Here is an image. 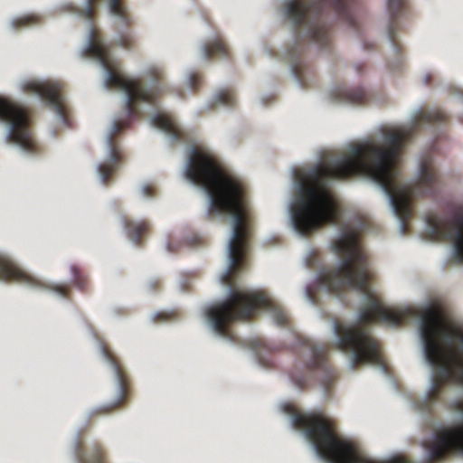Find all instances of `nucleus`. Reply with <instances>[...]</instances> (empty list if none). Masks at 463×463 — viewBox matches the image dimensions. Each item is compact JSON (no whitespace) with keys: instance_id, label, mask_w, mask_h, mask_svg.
Here are the masks:
<instances>
[{"instance_id":"15","label":"nucleus","mask_w":463,"mask_h":463,"mask_svg":"<svg viewBox=\"0 0 463 463\" xmlns=\"http://www.w3.org/2000/svg\"><path fill=\"white\" fill-rule=\"evenodd\" d=\"M407 9V0H387V10L390 15L388 38L397 56V64L392 67V71L399 70L403 65L402 47L396 39V32L398 31V19L402 16Z\"/></svg>"},{"instance_id":"36","label":"nucleus","mask_w":463,"mask_h":463,"mask_svg":"<svg viewBox=\"0 0 463 463\" xmlns=\"http://www.w3.org/2000/svg\"><path fill=\"white\" fill-rule=\"evenodd\" d=\"M164 316H165V314H158V315H157V317H164Z\"/></svg>"},{"instance_id":"10","label":"nucleus","mask_w":463,"mask_h":463,"mask_svg":"<svg viewBox=\"0 0 463 463\" xmlns=\"http://www.w3.org/2000/svg\"><path fill=\"white\" fill-rule=\"evenodd\" d=\"M297 339L298 347H301V368L296 366L290 377L297 387L304 389L317 377L318 347L302 335H297Z\"/></svg>"},{"instance_id":"9","label":"nucleus","mask_w":463,"mask_h":463,"mask_svg":"<svg viewBox=\"0 0 463 463\" xmlns=\"http://www.w3.org/2000/svg\"><path fill=\"white\" fill-rule=\"evenodd\" d=\"M426 222L433 237L453 244L456 260L463 263V208H458L449 219L430 213Z\"/></svg>"},{"instance_id":"31","label":"nucleus","mask_w":463,"mask_h":463,"mask_svg":"<svg viewBox=\"0 0 463 463\" xmlns=\"http://www.w3.org/2000/svg\"><path fill=\"white\" fill-rule=\"evenodd\" d=\"M142 193L146 197H152L156 194V188L152 184H146L142 188Z\"/></svg>"},{"instance_id":"32","label":"nucleus","mask_w":463,"mask_h":463,"mask_svg":"<svg viewBox=\"0 0 463 463\" xmlns=\"http://www.w3.org/2000/svg\"><path fill=\"white\" fill-rule=\"evenodd\" d=\"M161 287V281L159 279H153L148 282L147 288L150 291H156Z\"/></svg>"},{"instance_id":"8","label":"nucleus","mask_w":463,"mask_h":463,"mask_svg":"<svg viewBox=\"0 0 463 463\" xmlns=\"http://www.w3.org/2000/svg\"><path fill=\"white\" fill-rule=\"evenodd\" d=\"M101 353L111 365L117 381L116 399L107 404L101 405L90 413V419L113 413L122 409L132 396L130 378L118 358L113 354L106 344L101 345Z\"/></svg>"},{"instance_id":"21","label":"nucleus","mask_w":463,"mask_h":463,"mask_svg":"<svg viewBox=\"0 0 463 463\" xmlns=\"http://www.w3.org/2000/svg\"><path fill=\"white\" fill-rule=\"evenodd\" d=\"M203 53L206 60H210L214 57H230L229 47L220 35H216L213 40L208 41L203 45Z\"/></svg>"},{"instance_id":"18","label":"nucleus","mask_w":463,"mask_h":463,"mask_svg":"<svg viewBox=\"0 0 463 463\" xmlns=\"http://www.w3.org/2000/svg\"><path fill=\"white\" fill-rule=\"evenodd\" d=\"M73 454L78 463H106L104 450L99 444H94L86 451L82 437H77L73 443Z\"/></svg>"},{"instance_id":"7","label":"nucleus","mask_w":463,"mask_h":463,"mask_svg":"<svg viewBox=\"0 0 463 463\" xmlns=\"http://www.w3.org/2000/svg\"><path fill=\"white\" fill-rule=\"evenodd\" d=\"M285 15L305 40H318V0H288Z\"/></svg>"},{"instance_id":"13","label":"nucleus","mask_w":463,"mask_h":463,"mask_svg":"<svg viewBox=\"0 0 463 463\" xmlns=\"http://www.w3.org/2000/svg\"><path fill=\"white\" fill-rule=\"evenodd\" d=\"M282 411L290 416L292 427L301 431L318 456V411H305L291 402L284 403Z\"/></svg>"},{"instance_id":"26","label":"nucleus","mask_w":463,"mask_h":463,"mask_svg":"<svg viewBox=\"0 0 463 463\" xmlns=\"http://www.w3.org/2000/svg\"><path fill=\"white\" fill-rule=\"evenodd\" d=\"M216 103L227 106V107H232L235 102V96L233 92L231 90L225 89L220 90L215 97Z\"/></svg>"},{"instance_id":"12","label":"nucleus","mask_w":463,"mask_h":463,"mask_svg":"<svg viewBox=\"0 0 463 463\" xmlns=\"http://www.w3.org/2000/svg\"><path fill=\"white\" fill-rule=\"evenodd\" d=\"M64 84L60 81L29 80L23 84V90L28 93L38 94L45 100L61 119L67 124L69 109L62 96Z\"/></svg>"},{"instance_id":"23","label":"nucleus","mask_w":463,"mask_h":463,"mask_svg":"<svg viewBox=\"0 0 463 463\" xmlns=\"http://www.w3.org/2000/svg\"><path fill=\"white\" fill-rule=\"evenodd\" d=\"M320 387H323L326 392H330L333 388L337 375L335 372L328 369L325 364L322 351L320 350Z\"/></svg>"},{"instance_id":"1","label":"nucleus","mask_w":463,"mask_h":463,"mask_svg":"<svg viewBox=\"0 0 463 463\" xmlns=\"http://www.w3.org/2000/svg\"><path fill=\"white\" fill-rule=\"evenodd\" d=\"M448 115L440 110L421 111L410 127L383 128V141L365 140L351 144L347 151L326 158L320 150V228L326 224L340 227L341 234L334 241L333 249L340 257L339 265L331 272L320 267V287L329 284L335 292L352 288L366 297L367 303L359 310V323L354 326H337L338 347L353 354V366L365 364L384 366L380 345L365 328L366 325L383 322L399 326L406 314L386 307L370 288L373 274L369 258L363 249L360 237L371 227V220L356 213L347 222H342V209L334 193L326 188V180H345L366 175L377 183L388 195L394 213L403 229L412 214L413 196H433L439 188V176L430 159L420 166L418 181L408 185L402 183L399 168L400 156L406 143L424 123H442Z\"/></svg>"},{"instance_id":"20","label":"nucleus","mask_w":463,"mask_h":463,"mask_svg":"<svg viewBox=\"0 0 463 463\" xmlns=\"http://www.w3.org/2000/svg\"><path fill=\"white\" fill-rule=\"evenodd\" d=\"M296 52L297 51L288 52L291 71L301 86L306 87L308 81L309 65L305 61L302 51Z\"/></svg>"},{"instance_id":"28","label":"nucleus","mask_w":463,"mask_h":463,"mask_svg":"<svg viewBox=\"0 0 463 463\" xmlns=\"http://www.w3.org/2000/svg\"><path fill=\"white\" fill-rule=\"evenodd\" d=\"M306 266L310 269H316L318 266V251L311 250L305 259Z\"/></svg>"},{"instance_id":"27","label":"nucleus","mask_w":463,"mask_h":463,"mask_svg":"<svg viewBox=\"0 0 463 463\" xmlns=\"http://www.w3.org/2000/svg\"><path fill=\"white\" fill-rule=\"evenodd\" d=\"M306 295L312 303H317L318 298V275H316L314 283L307 287Z\"/></svg>"},{"instance_id":"4","label":"nucleus","mask_w":463,"mask_h":463,"mask_svg":"<svg viewBox=\"0 0 463 463\" xmlns=\"http://www.w3.org/2000/svg\"><path fill=\"white\" fill-rule=\"evenodd\" d=\"M420 334L426 360L438 369L427 394L431 404L439 399L446 383L463 385V328L447 321L441 309L431 306L423 313Z\"/></svg>"},{"instance_id":"35","label":"nucleus","mask_w":463,"mask_h":463,"mask_svg":"<svg viewBox=\"0 0 463 463\" xmlns=\"http://www.w3.org/2000/svg\"><path fill=\"white\" fill-rule=\"evenodd\" d=\"M425 80H426V84H430V76L427 75Z\"/></svg>"},{"instance_id":"11","label":"nucleus","mask_w":463,"mask_h":463,"mask_svg":"<svg viewBox=\"0 0 463 463\" xmlns=\"http://www.w3.org/2000/svg\"><path fill=\"white\" fill-rule=\"evenodd\" d=\"M455 409L463 411V401L455 402ZM463 453V427L444 430L438 433L436 440L428 447L430 463L443 460L451 451Z\"/></svg>"},{"instance_id":"14","label":"nucleus","mask_w":463,"mask_h":463,"mask_svg":"<svg viewBox=\"0 0 463 463\" xmlns=\"http://www.w3.org/2000/svg\"><path fill=\"white\" fill-rule=\"evenodd\" d=\"M326 4L343 22L352 27L357 26V21L354 12V0H320V55L324 49L331 50L332 33L322 24L323 5Z\"/></svg>"},{"instance_id":"5","label":"nucleus","mask_w":463,"mask_h":463,"mask_svg":"<svg viewBox=\"0 0 463 463\" xmlns=\"http://www.w3.org/2000/svg\"><path fill=\"white\" fill-rule=\"evenodd\" d=\"M293 177L291 222L299 234L308 236L318 229V162L296 167Z\"/></svg>"},{"instance_id":"30","label":"nucleus","mask_w":463,"mask_h":463,"mask_svg":"<svg viewBox=\"0 0 463 463\" xmlns=\"http://www.w3.org/2000/svg\"><path fill=\"white\" fill-rule=\"evenodd\" d=\"M52 289L63 298H68L70 293V288L67 285H56Z\"/></svg>"},{"instance_id":"33","label":"nucleus","mask_w":463,"mask_h":463,"mask_svg":"<svg viewBox=\"0 0 463 463\" xmlns=\"http://www.w3.org/2000/svg\"><path fill=\"white\" fill-rule=\"evenodd\" d=\"M363 68H364V65H363V64H360V63H359V64H355V66H354V69H355V71H356L358 73H360V72L362 71Z\"/></svg>"},{"instance_id":"3","label":"nucleus","mask_w":463,"mask_h":463,"mask_svg":"<svg viewBox=\"0 0 463 463\" xmlns=\"http://www.w3.org/2000/svg\"><path fill=\"white\" fill-rule=\"evenodd\" d=\"M98 2L99 0H87L85 8L80 12L82 17L91 22L89 41L83 50V56L95 58L99 61L107 71L106 87L124 90L127 96L126 110L128 117L138 118L141 116L139 105L146 103L156 106L158 98L164 91V70L158 66H151L146 71L144 77L149 82L148 87L144 86L141 79L129 78L119 71V62L111 58L109 47L102 43L99 32L93 24ZM109 5L110 13L118 18L117 28L119 35L117 44L126 50L133 49L136 43L134 36L131 33L120 32L121 28L130 27L133 23L123 0H109ZM129 123V118L117 120L112 127H128Z\"/></svg>"},{"instance_id":"34","label":"nucleus","mask_w":463,"mask_h":463,"mask_svg":"<svg viewBox=\"0 0 463 463\" xmlns=\"http://www.w3.org/2000/svg\"><path fill=\"white\" fill-rule=\"evenodd\" d=\"M260 363L262 364V365H264V366H267V367H269V366H270V364H269V363H266V362H264V361H262V360H260Z\"/></svg>"},{"instance_id":"2","label":"nucleus","mask_w":463,"mask_h":463,"mask_svg":"<svg viewBox=\"0 0 463 463\" xmlns=\"http://www.w3.org/2000/svg\"><path fill=\"white\" fill-rule=\"evenodd\" d=\"M185 176L192 183L203 187L210 195L208 219L221 214H229L233 219L228 247L229 266L222 276V283L229 288L230 292L225 299L205 310L213 329L218 335L233 340L230 325L249 320L260 308L269 310L278 326H288L290 317L283 307L274 304L262 293L237 288L235 285L238 273L247 266L250 209L246 184L225 169L213 154L200 147L191 150Z\"/></svg>"},{"instance_id":"24","label":"nucleus","mask_w":463,"mask_h":463,"mask_svg":"<svg viewBox=\"0 0 463 463\" xmlns=\"http://www.w3.org/2000/svg\"><path fill=\"white\" fill-rule=\"evenodd\" d=\"M71 271L74 286L82 292L88 291L89 279L82 270L78 266L72 265L71 267Z\"/></svg>"},{"instance_id":"22","label":"nucleus","mask_w":463,"mask_h":463,"mask_svg":"<svg viewBox=\"0 0 463 463\" xmlns=\"http://www.w3.org/2000/svg\"><path fill=\"white\" fill-rule=\"evenodd\" d=\"M122 222L128 236L137 245L141 243L142 237L150 231L149 223L146 221H133L123 217Z\"/></svg>"},{"instance_id":"16","label":"nucleus","mask_w":463,"mask_h":463,"mask_svg":"<svg viewBox=\"0 0 463 463\" xmlns=\"http://www.w3.org/2000/svg\"><path fill=\"white\" fill-rule=\"evenodd\" d=\"M0 280L18 282L34 288L43 287V282L18 267L9 257L0 253Z\"/></svg>"},{"instance_id":"6","label":"nucleus","mask_w":463,"mask_h":463,"mask_svg":"<svg viewBox=\"0 0 463 463\" xmlns=\"http://www.w3.org/2000/svg\"><path fill=\"white\" fill-rule=\"evenodd\" d=\"M0 121L9 126L7 143H15L24 151L36 153L38 145L31 128L27 109L19 104L0 97Z\"/></svg>"},{"instance_id":"25","label":"nucleus","mask_w":463,"mask_h":463,"mask_svg":"<svg viewBox=\"0 0 463 463\" xmlns=\"http://www.w3.org/2000/svg\"><path fill=\"white\" fill-rule=\"evenodd\" d=\"M40 22V17L34 14H27L18 18H15L12 22V25L14 29H20L24 27L32 26Z\"/></svg>"},{"instance_id":"29","label":"nucleus","mask_w":463,"mask_h":463,"mask_svg":"<svg viewBox=\"0 0 463 463\" xmlns=\"http://www.w3.org/2000/svg\"><path fill=\"white\" fill-rule=\"evenodd\" d=\"M201 83L202 77L198 73L193 72L189 75V85L194 91L198 90Z\"/></svg>"},{"instance_id":"19","label":"nucleus","mask_w":463,"mask_h":463,"mask_svg":"<svg viewBox=\"0 0 463 463\" xmlns=\"http://www.w3.org/2000/svg\"><path fill=\"white\" fill-rule=\"evenodd\" d=\"M151 124L170 135L175 140L184 139L183 130L179 128L175 118L170 115L158 113L152 118Z\"/></svg>"},{"instance_id":"17","label":"nucleus","mask_w":463,"mask_h":463,"mask_svg":"<svg viewBox=\"0 0 463 463\" xmlns=\"http://www.w3.org/2000/svg\"><path fill=\"white\" fill-rule=\"evenodd\" d=\"M329 98L332 101L346 102L350 104H366L370 100V94L363 88H345L337 86L334 88Z\"/></svg>"}]
</instances>
